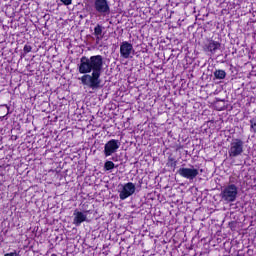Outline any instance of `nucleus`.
<instances>
[{
  "instance_id": "7ed1b4c3",
  "label": "nucleus",
  "mask_w": 256,
  "mask_h": 256,
  "mask_svg": "<svg viewBox=\"0 0 256 256\" xmlns=\"http://www.w3.org/2000/svg\"><path fill=\"white\" fill-rule=\"evenodd\" d=\"M245 142L241 140V138H233L230 142V148L228 150V155L230 158L239 157L243 155Z\"/></svg>"
},
{
  "instance_id": "20e7f679",
  "label": "nucleus",
  "mask_w": 256,
  "mask_h": 256,
  "mask_svg": "<svg viewBox=\"0 0 256 256\" xmlns=\"http://www.w3.org/2000/svg\"><path fill=\"white\" fill-rule=\"evenodd\" d=\"M94 9L102 17H107V15H111V6H109V2L107 0H95Z\"/></svg>"
},
{
  "instance_id": "423d86ee",
  "label": "nucleus",
  "mask_w": 256,
  "mask_h": 256,
  "mask_svg": "<svg viewBox=\"0 0 256 256\" xmlns=\"http://www.w3.org/2000/svg\"><path fill=\"white\" fill-rule=\"evenodd\" d=\"M134 53L135 49L133 48L131 42L123 41L120 44V57H122V59H129Z\"/></svg>"
},
{
  "instance_id": "2eb2a0df",
  "label": "nucleus",
  "mask_w": 256,
  "mask_h": 256,
  "mask_svg": "<svg viewBox=\"0 0 256 256\" xmlns=\"http://www.w3.org/2000/svg\"><path fill=\"white\" fill-rule=\"evenodd\" d=\"M250 123V133L256 134V117H253L249 120Z\"/></svg>"
},
{
  "instance_id": "9b49d317",
  "label": "nucleus",
  "mask_w": 256,
  "mask_h": 256,
  "mask_svg": "<svg viewBox=\"0 0 256 256\" xmlns=\"http://www.w3.org/2000/svg\"><path fill=\"white\" fill-rule=\"evenodd\" d=\"M93 35L96 37L97 43L103 39V26L101 24H97L94 27V33Z\"/></svg>"
},
{
  "instance_id": "dca6fc26",
  "label": "nucleus",
  "mask_w": 256,
  "mask_h": 256,
  "mask_svg": "<svg viewBox=\"0 0 256 256\" xmlns=\"http://www.w3.org/2000/svg\"><path fill=\"white\" fill-rule=\"evenodd\" d=\"M104 169L105 171H112V169H115V163L113 161H106L104 163Z\"/></svg>"
},
{
  "instance_id": "6ab92c4d",
  "label": "nucleus",
  "mask_w": 256,
  "mask_h": 256,
  "mask_svg": "<svg viewBox=\"0 0 256 256\" xmlns=\"http://www.w3.org/2000/svg\"><path fill=\"white\" fill-rule=\"evenodd\" d=\"M4 256H20V255L19 253H17V251H14V252L6 253L4 254Z\"/></svg>"
},
{
  "instance_id": "39448f33",
  "label": "nucleus",
  "mask_w": 256,
  "mask_h": 256,
  "mask_svg": "<svg viewBox=\"0 0 256 256\" xmlns=\"http://www.w3.org/2000/svg\"><path fill=\"white\" fill-rule=\"evenodd\" d=\"M119 147H121V142L117 139H111L104 145V156L111 157L114 153L119 151Z\"/></svg>"
},
{
  "instance_id": "f8f14e48",
  "label": "nucleus",
  "mask_w": 256,
  "mask_h": 256,
  "mask_svg": "<svg viewBox=\"0 0 256 256\" xmlns=\"http://www.w3.org/2000/svg\"><path fill=\"white\" fill-rule=\"evenodd\" d=\"M10 108L7 104L1 105L0 106V121H7V115H9Z\"/></svg>"
},
{
  "instance_id": "6e6552de",
  "label": "nucleus",
  "mask_w": 256,
  "mask_h": 256,
  "mask_svg": "<svg viewBox=\"0 0 256 256\" xmlns=\"http://www.w3.org/2000/svg\"><path fill=\"white\" fill-rule=\"evenodd\" d=\"M177 173L184 179L193 180L195 177H197V175H199V170L195 168H179Z\"/></svg>"
},
{
  "instance_id": "f257e3e1",
  "label": "nucleus",
  "mask_w": 256,
  "mask_h": 256,
  "mask_svg": "<svg viewBox=\"0 0 256 256\" xmlns=\"http://www.w3.org/2000/svg\"><path fill=\"white\" fill-rule=\"evenodd\" d=\"M78 71L81 75L79 81L82 85H87L90 89H99L101 87V71H103V56L95 55L90 58L82 56Z\"/></svg>"
},
{
  "instance_id": "1a4fd4ad",
  "label": "nucleus",
  "mask_w": 256,
  "mask_h": 256,
  "mask_svg": "<svg viewBox=\"0 0 256 256\" xmlns=\"http://www.w3.org/2000/svg\"><path fill=\"white\" fill-rule=\"evenodd\" d=\"M219 49H221V44L219 41L215 40H210L209 43L204 46V51H208L211 55H215Z\"/></svg>"
},
{
  "instance_id": "ddd939ff",
  "label": "nucleus",
  "mask_w": 256,
  "mask_h": 256,
  "mask_svg": "<svg viewBox=\"0 0 256 256\" xmlns=\"http://www.w3.org/2000/svg\"><path fill=\"white\" fill-rule=\"evenodd\" d=\"M166 167H168V169H172L173 171H175V169H177V160L174 157L169 156L166 163Z\"/></svg>"
},
{
  "instance_id": "a211bd4d",
  "label": "nucleus",
  "mask_w": 256,
  "mask_h": 256,
  "mask_svg": "<svg viewBox=\"0 0 256 256\" xmlns=\"http://www.w3.org/2000/svg\"><path fill=\"white\" fill-rule=\"evenodd\" d=\"M63 5L69 6L73 3V0H60Z\"/></svg>"
},
{
  "instance_id": "aec40b11",
  "label": "nucleus",
  "mask_w": 256,
  "mask_h": 256,
  "mask_svg": "<svg viewBox=\"0 0 256 256\" xmlns=\"http://www.w3.org/2000/svg\"><path fill=\"white\" fill-rule=\"evenodd\" d=\"M51 256H57V254H51Z\"/></svg>"
},
{
  "instance_id": "f3484780",
  "label": "nucleus",
  "mask_w": 256,
  "mask_h": 256,
  "mask_svg": "<svg viewBox=\"0 0 256 256\" xmlns=\"http://www.w3.org/2000/svg\"><path fill=\"white\" fill-rule=\"evenodd\" d=\"M23 51L25 53V55H27V53H31V51H33V47H31V45L26 44L23 48Z\"/></svg>"
},
{
  "instance_id": "9d476101",
  "label": "nucleus",
  "mask_w": 256,
  "mask_h": 256,
  "mask_svg": "<svg viewBox=\"0 0 256 256\" xmlns=\"http://www.w3.org/2000/svg\"><path fill=\"white\" fill-rule=\"evenodd\" d=\"M85 221H87V215H85L83 212L79 210H75L73 225H75L76 227H79L81 223H85Z\"/></svg>"
},
{
  "instance_id": "f03ea898",
  "label": "nucleus",
  "mask_w": 256,
  "mask_h": 256,
  "mask_svg": "<svg viewBox=\"0 0 256 256\" xmlns=\"http://www.w3.org/2000/svg\"><path fill=\"white\" fill-rule=\"evenodd\" d=\"M237 195H239V188L235 184H229L220 193L222 201L226 203H234L237 201Z\"/></svg>"
},
{
  "instance_id": "4468645a",
  "label": "nucleus",
  "mask_w": 256,
  "mask_h": 256,
  "mask_svg": "<svg viewBox=\"0 0 256 256\" xmlns=\"http://www.w3.org/2000/svg\"><path fill=\"white\" fill-rule=\"evenodd\" d=\"M214 77L215 79H225L227 77V72H225V70H216L214 72Z\"/></svg>"
},
{
  "instance_id": "0eeeda50",
  "label": "nucleus",
  "mask_w": 256,
  "mask_h": 256,
  "mask_svg": "<svg viewBox=\"0 0 256 256\" xmlns=\"http://www.w3.org/2000/svg\"><path fill=\"white\" fill-rule=\"evenodd\" d=\"M135 189L136 188L133 182H128L124 184L122 190L119 193L120 200L125 201V199H129V197H131V195L135 193Z\"/></svg>"
}]
</instances>
